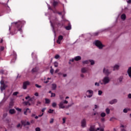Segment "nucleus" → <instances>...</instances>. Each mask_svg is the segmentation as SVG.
Segmentation results:
<instances>
[{
	"label": "nucleus",
	"instance_id": "60",
	"mask_svg": "<svg viewBox=\"0 0 131 131\" xmlns=\"http://www.w3.org/2000/svg\"><path fill=\"white\" fill-rule=\"evenodd\" d=\"M99 130L100 131H104V128H99Z\"/></svg>",
	"mask_w": 131,
	"mask_h": 131
},
{
	"label": "nucleus",
	"instance_id": "17",
	"mask_svg": "<svg viewBox=\"0 0 131 131\" xmlns=\"http://www.w3.org/2000/svg\"><path fill=\"white\" fill-rule=\"evenodd\" d=\"M52 89L53 91H55L57 89V84L55 83H53L52 84Z\"/></svg>",
	"mask_w": 131,
	"mask_h": 131
},
{
	"label": "nucleus",
	"instance_id": "48",
	"mask_svg": "<svg viewBox=\"0 0 131 131\" xmlns=\"http://www.w3.org/2000/svg\"><path fill=\"white\" fill-rule=\"evenodd\" d=\"M17 94H19V93H18L17 92H14L13 95V96H17Z\"/></svg>",
	"mask_w": 131,
	"mask_h": 131
},
{
	"label": "nucleus",
	"instance_id": "26",
	"mask_svg": "<svg viewBox=\"0 0 131 131\" xmlns=\"http://www.w3.org/2000/svg\"><path fill=\"white\" fill-rule=\"evenodd\" d=\"M45 103L46 104H50V103H51V100L48 98H46L45 99Z\"/></svg>",
	"mask_w": 131,
	"mask_h": 131
},
{
	"label": "nucleus",
	"instance_id": "20",
	"mask_svg": "<svg viewBox=\"0 0 131 131\" xmlns=\"http://www.w3.org/2000/svg\"><path fill=\"white\" fill-rule=\"evenodd\" d=\"M127 73H128L129 76L131 78V67H130L128 69Z\"/></svg>",
	"mask_w": 131,
	"mask_h": 131
},
{
	"label": "nucleus",
	"instance_id": "1",
	"mask_svg": "<svg viewBox=\"0 0 131 131\" xmlns=\"http://www.w3.org/2000/svg\"><path fill=\"white\" fill-rule=\"evenodd\" d=\"M94 44L95 46H96V47H97V48H98V49H99V50H102V49L105 47V46L103 45L100 40H98L94 42Z\"/></svg>",
	"mask_w": 131,
	"mask_h": 131
},
{
	"label": "nucleus",
	"instance_id": "61",
	"mask_svg": "<svg viewBox=\"0 0 131 131\" xmlns=\"http://www.w3.org/2000/svg\"><path fill=\"white\" fill-rule=\"evenodd\" d=\"M74 103H72L71 104H69L68 105V107H71V106H72V105H74Z\"/></svg>",
	"mask_w": 131,
	"mask_h": 131
},
{
	"label": "nucleus",
	"instance_id": "7",
	"mask_svg": "<svg viewBox=\"0 0 131 131\" xmlns=\"http://www.w3.org/2000/svg\"><path fill=\"white\" fill-rule=\"evenodd\" d=\"M86 94H89V95H86L87 98H92L94 95V91L92 90H89L86 91Z\"/></svg>",
	"mask_w": 131,
	"mask_h": 131
},
{
	"label": "nucleus",
	"instance_id": "16",
	"mask_svg": "<svg viewBox=\"0 0 131 131\" xmlns=\"http://www.w3.org/2000/svg\"><path fill=\"white\" fill-rule=\"evenodd\" d=\"M126 18V15H125V14H123L121 15V19L124 21L125 19Z\"/></svg>",
	"mask_w": 131,
	"mask_h": 131
},
{
	"label": "nucleus",
	"instance_id": "41",
	"mask_svg": "<svg viewBox=\"0 0 131 131\" xmlns=\"http://www.w3.org/2000/svg\"><path fill=\"white\" fill-rule=\"evenodd\" d=\"M35 86H36V88H38V89H40V88H41V85H38L37 84H35Z\"/></svg>",
	"mask_w": 131,
	"mask_h": 131
},
{
	"label": "nucleus",
	"instance_id": "63",
	"mask_svg": "<svg viewBox=\"0 0 131 131\" xmlns=\"http://www.w3.org/2000/svg\"><path fill=\"white\" fill-rule=\"evenodd\" d=\"M127 3L128 4H130V3H131V0H128V1H127Z\"/></svg>",
	"mask_w": 131,
	"mask_h": 131
},
{
	"label": "nucleus",
	"instance_id": "43",
	"mask_svg": "<svg viewBox=\"0 0 131 131\" xmlns=\"http://www.w3.org/2000/svg\"><path fill=\"white\" fill-rule=\"evenodd\" d=\"M55 96H56V94L55 93H51V98Z\"/></svg>",
	"mask_w": 131,
	"mask_h": 131
},
{
	"label": "nucleus",
	"instance_id": "5",
	"mask_svg": "<svg viewBox=\"0 0 131 131\" xmlns=\"http://www.w3.org/2000/svg\"><path fill=\"white\" fill-rule=\"evenodd\" d=\"M64 104H68V101L64 100L63 101H61L58 104L59 108L61 109H64L65 108V106H64Z\"/></svg>",
	"mask_w": 131,
	"mask_h": 131
},
{
	"label": "nucleus",
	"instance_id": "47",
	"mask_svg": "<svg viewBox=\"0 0 131 131\" xmlns=\"http://www.w3.org/2000/svg\"><path fill=\"white\" fill-rule=\"evenodd\" d=\"M54 67H58V62H54Z\"/></svg>",
	"mask_w": 131,
	"mask_h": 131
},
{
	"label": "nucleus",
	"instance_id": "37",
	"mask_svg": "<svg viewBox=\"0 0 131 131\" xmlns=\"http://www.w3.org/2000/svg\"><path fill=\"white\" fill-rule=\"evenodd\" d=\"M53 112H54V110L50 109V110L48 111V113H53Z\"/></svg>",
	"mask_w": 131,
	"mask_h": 131
},
{
	"label": "nucleus",
	"instance_id": "35",
	"mask_svg": "<svg viewBox=\"0 0 131 131\" xmlns=\"http://www.w3.org/2000/svg\"><path fill=\"white\" fill-rule=\"evenodd\" d=\"M103 94V92L101 90L98 91V95L101 96Z\"/></svg>",
	"mask_w": 131,
	"mask_h": 131
},
{
	"label": "nucleus",
	"instance_id": "23",
	"mask_svg": "<svg viewBox=\"0 0 131 131\" xmlns=\"http://www.w3.org/2000/svg\"><path fill=\"white\" fill-rule=\"evenodd\" d=\"M89 63H90L89 60H84V61H82V64H83V65L89 64Z\"/></svg>",
	"mask_w": 131,
	"mask_h": 131
},
{
	"label": "nucleus",
	"instance_id": "56",
	"mask_svg": "<svg viewBox=\"0 0 131 131\" xmlns=\"http://www.w3.org/2000/svg\"><path fill=\"white\" fill-rule=\"evenodd\" d=\"M59 71H60V70L59 69H57V70H56L55 73H58V72H59Z\"/></svg>",
	"mask_w": 131,
	"mask_h": 131
},
{
	"label": "nucleus",
	"instance_id": "6",
	"mask_svg": "<svg viewBox=\"0 0 131 131\" xmlns=\"http://www.w3.org/2000/svg\"><path fill=\"white\" fill-rule=\"evenodd\" d=\"M1 92H3V91H5V90H6V89L8 87V86L5 84L3 80L1 81Z\"/></svg>",
	"mask_w": 131,
	"mask_h": 131
},
{
	"label": "nucleus",
	"instance_id": "10",
	"mask_svg": "<svg viewBox=\"0 0 131 131\" xmlns=\"http://www.w3.org/2000/svg\"><path fill=\"white\" fill-rule=\"evenodd\" d=\"M29 84H30V82L28 81H27L24 82V84H23L24 90H26V89H27V85H29Z\"/></svg>",
	"mask_w": 131,
	"mask_h": 131
},
{
	"label": "nucleus",
	"instance_id": "4",
	"mask_svg": "<svg viewBox=\"0 0 131 131\" xmlns=\"http://www.w3.org/2000/svg\"><path fill=\"white\" fill-rule=\"evenodd\" d=\"M102 71L103 74H105V75L111 74V71L108 69V67L104 68Z\"/></svg>",
	"mask_w": 131,
	"mask_h": 131
},
{
	"label": "nucleus",
	"instance_id": "64",
	"mask_svg": "<svg viewBox=\"0 0 131 131\" xmlns=\"http://www.w3.org/2000/svg\"><path fill=\"white\" fill-rule=\"evenodd\" d=\"M98 34H99V32H96V33H94V35H95V36L98 35Z\"/></svg>",
	"mask_w": 131,
	"mask_h": 131
},
{
	"label": "nucleus",
	"instance_id": "27",
	"mask_svg": "<svg viewBox=\"0 0 131 131\" xmlns=\"http://www.w3.org/2000/svg\"><path fill=\"white\" fill-rule=\"evenodd\" d=\"M24 104H25L26 106H27V105H29V106H30L31 105V104H30L29 101L24 102Z\"/></svg>",
	"mask_w": 131,
	"mask_h": 131
},
{
	"label": "nucleus",
	"instance_id": "33",
	"mask_svg": "<svg viewBox=\"0 0 131 131\" xmlns=\"http://www.w3.org/2000/svg\"><path fill=\"white\" fill-rule=\"evenodd\" d=\"M56 106H57V103L56 102L52 103V107H53V108H55Z\"/></svg>",
	"mask_w": 131,
	"mask_h": 131
},
{
	"label": "nucleus",
	"instance_id": "52",
	"mask_svg": "<svg viewBox=\"0 0 131 131\" xmlns=\"http://www.w3.org/2000/svg\"><path fill=\"white\" fill-rule=\"evenodd\" d=\"M25 99H26V100H28V99H29H29H30V96H27V97L25 98Z\"/></svg>",
	"mask_w": 131,
	"mask_h": 131
},
{
	"label": "nucleus",
	"instance_id": "13",
	"mask_svg": "<svg viewBox=\"0 0 131 131\" xmlns=\"http://www.w3.org/2000/svg\"><path fill=\"white\" fill-rule=\"evenodd\" d=\"M62 39H63V36L62 35L59 36L58 39L57 40V43H59V45H60V43H61V40H62Z\"/></svg>",
	"mask_w": 131,
	"mask_h": 131
},
{
	"label": "nucleus",
	"instance_id": "12",
	"mask_svg": "<svg viewBox=\"0 0 131 131\" xmlns=\"http://www.w3.org/2000/svg\"><path fill=\"white\" fill-rule=\"evenodd\" d=\"M23 125H30V123L29 122H26V120H24L21 121Z\"/></svg>",
	"mask_w": 131,
	"mask_h": 131
},
{
	"label": "nucleus",
	"instance_id": "8",
	"mask_svg": "<svg viewBox=\"0 0 131 131\" xmlns=\"http://www.w3.org/2000/svg\"><path fill=\"white\" fill-rule=\"evenodd\" d=\"M81 126L83 128L86 127V120L85 119H83L81 120Z\"/></svg>",
	"mask_w": 131,
	"mask_h": 131
},
{
	"label": "nucleus",
	"instance_id": "36",
	"mask_svg": "<svg viewBox=\"0 0 131 131\" xmlns=\"http://www.w3.org/2000/svg\"><path fill=\"white\" fill-rule=\"evenodd\" d=\"M51 70H50V73L51 74H53L54 73V69L52 68V67H51Z\"/></svg>",
	"mask_w": 131,
	"mask_h": 131
},
{
	"label": "nucleus",
	"instance_id": "50",
	"mask_svg": "<svg viewBox=\"0 0 131 131\" xmlns=\"http://www.w3.org/2000/svg\"><path fill=\"white\" fill-rule=\"evenodd\" d=\"M36 131H40V128L39 127H37L35 129Z\"/></svg>",
	"mask_w": 131,
	"mask_h": 131
},
{
	"label": "nucleus",
	"instance_id": "19",
	"mask_svg": "<svg viewBox=\"0 0 131 131\" xmlns=\"http://www.w3.org/2000/svg\"><path fill=\"white\" fill-rule=\"evenodd\" d=\"M15 113H16V111L14 109H11L9 110L10 114H15Z\"/></svg>",
	"mask_w": 131,
	"mask_h": 131
},
{
	"label": "nucleus",
	"instance_id": "2",
	"mask_svg": "<svg viewBox=\"0 0 131 131\" xmlns=\"http://www.w3.org/2000/svg\"><path fill=\"white\" fill-rule=\"evenodd\" d=\"M102 81V82L101 83V84H108L110 82V78L108 76H105L103 78Z\"/></svg>",
	"mask_w": 131,
	"mask_h": 131
},
{
	"label": "nucleus",
	"instance_id": "57",
	"mask_svg": "<svg viewBox=\"0 0 131 131\" xmlns=\"http://www.w3.org/2000/svg\"><path fill=\"white\" fill-rule=\"evenodd\" d=\"M4 49H5L4 47H1V49H0L1 51H4Z\"/></svg>",
	"mask_w": 131,
	"mask_h": 131
},
{
	"label": "nucleus",
	"instance_id": "53",
	"mask_svg": "<svg viewBox=\"0 0 131 131\" xmlns=\"http://www.w3.org/2000/svg\"><path fill=\"white\" fill-rule=\"evenodd\" d=\"M32 72H35V71H36V68H34L32 70Z\"/></svg>",
	"mask_w": 131,
	"mask_h": 131
},
{
	"label": "nucleus",
	"instance_id": "54",
	"mask_svg": "<svg viewBox=\"0 0 131 131\" xmlns=\"http://www.w3.org/2000/svg\"><path fill=\"white\" fill-rule=\"evenodd\" d=\"M47 110L46 108H43L41 110V112H45V111H46V110Z\"/></svg>",
	"mask_w": 131,
	"mask_h": 131
},
{
	"label": "nucleus",
	"instance_id": "31",
	"mask_svg": "<svg viewBox=\"0 0 131 131\" xmlns=\"http://www.w3.org/2000/svg\"><path fill=\"white\" fill-rule=\"evenodd\" d=\"M100 116L101 117H105V116H106V113H102L101 114H100Z\"/></svg>",
	"mask_w": 131,
	"mask_h": 131
},
{
	"label": "nucleus",
	"instance_id": "24",
	"mask_svg": "<svg viewBox=\"0 0 131 131\" xmlns=\"http://www.w3.org/2000/svg\"><path fill=\"white\" fill-rule=\"evenodd\" d=\"M22 23H23L21 22V21H18V22L13 23V24L17 25V26H18V25H22Z\"/></svg>",
	"mask_w": 131,
	"mask_h": 131
},
{
	"label": "nucleus",
	"instance_id": "55",
	"mask_svg": "<svg viewBox=\"0 0 131 131\" xmlns=\"http://www.w3.org/2000/svg\"><path fill=\"white\" fill-rule=\"evenodd\" d=\"M128 99H131V94L130 93L128 95Z\"/></svg>",
	"mask_w": 131,
	"mask_h": 131
},
{
	"label": "nucleus",
	"instance_id": "44",
	"mask_svg": "<svg viewBox=\"0 0 131 131\" xmlns=\"http://www.w3.org/2000/svg\"><path fill=\"white\" fill-rule=\"evenodd\" d=\"M34 97H33V98H30H30H29V102H32L33 101V98H34Z\"/></svg>",
	"mask_w": 131,
	"mask_h": 131
},
{
	"label": "nucleus",
	"instance_id": "49",
	"mask_svg": "<svg viewBox=\"0 0 131 131\" xmlns=\"http://www.w3.org/2000/svg\"><path fill=\"white\" fill-rule=\"evenodd\" d=\"M34 96H35V97H38V96H39L38 93L36 92V93L34 94Z\"/></svg>",
	"mask_w": 131,
	"mask_h": 131
},
{
	"label": "nucleus",
	"instance_id": "46",
	"mask_svg": "<svg viewBox=\"0 0 131 131\" xmlns=\"http://www.w3.org/2000/svg\"><path fill=\"white\" fill-rule=\"evenodd\" d=\"M59 58H60V56L59 55H55V59H59Z\"/></svg>",
	"mask_w": 131,
	"mask_h": 131
},
{
	"label": "nucleus",
	"instance_id": "42",
	"mask_svg": "<svg viewBox=\"0 0 131 131\" xmlns=\"http://www.w3.org/2000/svg\"><path fill=\"white\" fill-rule=\"evenodd\" d=\"M95 85L96 86H100V83H98V82H95Z\"/></svg>",
	"mask_w": 131,
	"mask_h": 131
},
{
	"label": "nucleus",
	"instance_id": "38",
	"mask_svg": "<svg viewBox=\"0 0 131 131\" xmlns=\"http://www.w3.org/2000/svg\"><path fill=\"white\" fill-rule=\"evenodd\" d=\"M16 110H17V111H18L19 112H21V111H22V110L19 107L16 108Z\"/></svg>",
	"mask_w": 131,
	"mask_h": 131
},
{
	"label": "nucleus",
	"instance_id": "30",
	"mask_svg": "<svg viewBox=\"0 0 131 131\" xmlns=\"http://www.w3.org/2000/svg\"><path fill=\"white\" fill-rule=\"evenodd\" d=\"M66 29H67V30H70V29H71V25H69V26L66 27Z\"/></svg>",
	"mask_w": 131,
	"mask_h": 131
},
{
	"label": "nucleus",
	"instance_id": "22",
	"mask_svg": "<svg viewBox=\"0 0 131 131\" xmlns=\"http://www.w3.org/2000/svg\"><path fill=\"white\" fill-rule=\"evenodd\" d=\"M128 111H130V108H124L123 111L124 113H127Z\"/></svg>",
	"mask_w": 131,
	"mask_h": 131
},
{
	"label": "nucleus",
	"instance_id": "3",
	"mask_svg": "<svg viewBox=\"0 0 131 131\" xmlns=\"http://www.w3.org/2000/svg\"><path fill=\"white\" fill-rule=\"evenodd\" d=\"M120 63H116L114 66L112 67L113 69V71H118L119 69H120Z\"/></svg>",
	"mask_w": 131,
	"mask_h": 131
},
{
	"label": "nucleus",
	"instance_id": "9",
	"mask_svg": "<svg viewBox=\"0 0 131 131\" xmlns=\"http://www.w3.org/2000/svg\"><path fill=\"white\" fill-rule=\"evenodd\" d=\"M90 131H98L100 130V128L98 127L97 128H95V125H92L90 126V128L89 129Z\"/></svg>",
	"mask_w": 131,
	"mask_h": 131
},
{
	"label": "nucleus",
	"instance_id": "39",
	"mask_svg": "<svg viewBox=\"0 0 131 131\" xmlns=\"http://www.w3.org/2000/svg\"><path fill=\"white\" fill-rule=\"evenodd\" d=\"M50 123H54V119L51 118L50 120Z\"/></svg>",
	"mask_w": 131,
	"mask_h": 131
},
{
	"label": "nucleus",
	"instance_id": "25",
	"mask_svg": "<svg viewBox=\"0 0 131 131\" xmlns=\"http://www.w3.org/2000/svg\"><path fill=\"white\" fill-rule=\"evenodd\" d=\"M7 101V98H4V99L2 100V101L0 102V105H3V104L6 101Z\"/></svg>",
	"mask_w": 131,
	"mask_h": 131
},
{
	"label": "nucleus",
	"instance_id": "11",
	"mask_svg": "<svg viewBox=\"0 0 131 131\" xmlns=\"http://www.w3.org/2000/svg\"><path fill=\"white\" fill-rule=\"evenodd\" d=\"M27 113H31V111L29 108L24 110V114L25 115H27Z\"/></svg>",
	"mask_w": 131,
	"mask_h": 131
},
{
	"label": "nucleus",
	"instance_id": "58",
	"mask_svg": "<svg viewBox=\"0 0 131 131\" xmlns=\"http://www.w3.org/2000/svg\"><path fill=\"white\" fill-rule=\"evenodd\" d=\"M0 73H1L2 74H4V70H1L0 71Z\"/></svg>",
	"mask_w": 131,
	"mask_h": 131
},
{
	"label": "nucleus",
	"instance_id": "15",
	"mask_svg": "<svg viewBox=\"0 0 131 131\" xmlns=\"http://www.w3.org/2000/svg\"><path fill=\"white\" fill-rule=\"evenodd\" d=\"M110 104L111 105H113V104H115L116 103H117V99H113L112 100H111L109 102Z\"/></svg>",
	"mask_w": 131,
	"mask_h": 131
},
{
	"label": "nucleus",
	"instance_id": "59",
	"mask_svg": "<svg viewBox=\"0 0 131 131\" xmlns=\"http://www.w3.org/2000/svg\"><path fill=\"white\" fill-rule=\"evenodd\" d=\"M62 76H63V77H66V76H67V74H62Z\"/></svg>",
	"mask_w": 131,
	"mask_h": 131
},
{
	"label": "nucleus",
	"instance_id": "51",
	"mask_svg": "<svg viewBox=\"0 0 131 131\" xmlns=\"http://www.w3.org/2000/svg\"><path fill=\"white\" fill-rule=\"evenodd\" d=\"M113 119H115V118H114V117L111 118L110 119V121H113Z\"/></svg>",
	"mask_w": 131,
	"mask_h": 131
},
{
	"label": "nucleus",
	"instance_id": "32",
	"mask_svg": "<svg viewBox=\"0 0 131 131\" xmlns=\"http://www.w3.org/2000/svg\"><path fill=\"white\" fill-rule=\"evenodd\" d=\"M57 5H58V2H56V1H54L53 5V7H56V6H57Z\"/></svg>",
	"mask_w": 131,
	"mask_h": 131
},
{
	"label": "nucleus",
	"instance_id": "29",
	"mask_svg": "<svg viewBox=\"0 0 131 131\" xmlns=\"http://www.w3.org/2000/svg\"><path fill=\"white\" fill-rule=\"evenodd\" d=\"M105 112H106V114H110V109H109V108H106L105 109Z\"/></svg>",
	"mask_w": 131,
	"mask_h": 131
},
{
	"label": "nucleus",
	"instance_id": "62",
	"mask_svg": "<svg viewBox=\"0 0 131 131\" xmlns=\"http://www.w3.org/2000/svg\"><path fill=\"white\" fill-rule=\"evenodd\" d=\"M21 126V124H18L17 125V127H20Z\"/></svg>",
	"mask_w": 131,
	"mask_h": 131
},
{
	"label": "nucleus",
	"instance_id": "34",
	"mask_svg": "<svg viewBox=\"0 0 131 131\" xmlns=\"http://www.w3.org/2000/svg\"><path fill=\"white\" fill-rule=\"evenodd\" d=\"M66 119H67L66 117L62 118L63 124H64V123H65L66 122Z\"/></svg>",
	"mask_w": 131,
	"mask_h": 131
},
{
	"label": "nucleus",
	"instance_id": "28",
	"mask_svg": "<svg viewBox=\"0 0 131 131\" xmlns=\"http://www.w3.org/2000/svg\"><path fill=\"white\" fill-rule=\"evenodd\" d=\"M14 106V102L13 101H11L9 103V107L10 108H12Z\"/></svg>",
	"mask_w": 131,
	"mask_h": 131
},
{
	"label": "nucleus",
	"instance_id": "40",
	"mask_svg": "<svg viewBox=\"0 0 131 131\" xmlns=\"http://www.w3.org/2000/svg\"><path fill=\"white\" fill-rule=\"evenodd\" d=\"M40 104H41V102L39 101H38L37 102V104H36V105L37 106H39V105H40Z\"/></svg>",
	"mask_w": 131,
	"mask_h": 131
},
{
	"label": "nucleus",
	"instance_id": "21",
	"mask_svg": "<svg viewBox=\"0 0 131 131\" xmlns=\"http://www.w3.org/2000/svg\"><path fill=\"white\" fill-rule=\"evenodd\" d=\"M89 63H90L91 65L93 66V65H95V60H93V59H90L89 60Z\"/></svg>",
	"mask_w": 131,
	"mask_h": 131
},
{
	"label": "nucleus",
	"instance_id": "18",
	"mask_svg": "<svg viewBox=\"0 0 131 131\" xmlns=\"http://www.w3.org/2000/svg\"><path fill=\"white\" fill-rule=\"evenodd\" d=\"M75 61H80V60H81V57L78 56L74 58Z\"/></svg>",
	"mask_w": 131,
	"mask_h": 131
},
{
	"label": "nucleus",
	"instance_id": "45",
	"mask_svg": "<svg viewBox=\"0 0 131 131\" xmlns=\"http://www.w3.org/2000/svg\"><path fill=\"white\" fill-rule=\"evenodd\" d=\"M99 108V105L95 104L94 105V109H98Z\"/></svg>",
	"mask_w": 131,
	"mask_h": 131
},
{
	"label": "nucleus",
	"instance_id": "14",
	"mask_svg": "<svg viewBox=\"0 0 131 131\" xmlns=\"http://www.w3.org/2000/svg\"><path fill=\"white\" fill-rule=\"evenodd\" d=\"M81 71L82 73H86L88 72V68L83 67L81 69Z\"/></svg>",
	"mask_w": 131,
	"mask_h": 131
}]
</instances>
